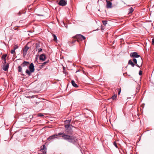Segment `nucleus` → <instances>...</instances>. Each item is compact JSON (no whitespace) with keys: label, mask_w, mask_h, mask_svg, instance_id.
Listing matches in <instances>:
<instances>
[{"label":"nucleus","mask_w":154,"mask_h":154,"mask_svg":"<svg viewBox=\"0 0 154 154\" xmlns=\"http://www.w3.org/2000/svg\"><path fill=\"white\" fill-rule=\"evenodd\" d=\"M48 61H46V62H44L42 64V66H43L45 65L46 63H48Z\"/></svg>","instance_id":"nucleus-28"},{"label":"nucleus","mask_w":154,"mask_h":154,"mask_svg":"<svg viewBox=\"0 0 154 154\" xmlns=\"http://www.w3.org/2000/svg\"><path fill=\"white\" fill-rule=\"evenodd\" d=\"M38 116H43V115L41 113H39L38 115Z\"/></svg>","instance_id":"nucleus-32"},{"label":"nucleus","mask_w":154,"mask_h":154,"mask_svg":"<svg viewBox=\"0 0 154 154\" xmlns=\"http://www.w3.org/2000/svg\"><path fill=\"white\" fill-rule=\"evenodd\" d=\"M36 103L37 104L38 106L40 107H43L44 105V103L42 102H39L38 103Z\"/></svg>","instance_id":"nucleus-13"},{"label":"nucleus","mask_w":154,"mask_h":154,"mask_svg":"<svg viewBox=\"0 0 154 154\" xmlns=\"http://www.w3.org/2000/svg\"><path fill=\"white\" fill-rule=\"evenodd\" d=\"M107 21H102V22L103 23V24L104 25H106V24L107 23Z\"/></svg>","instance_id":"nucleus-25"},{"label":"nucleus","mask_w":154,"mask_h":154,"mask_svg":"<svg viewBox=\"0 0 154 154\" xmlns=\"http://www.w3.org/2000/svg\"><path fill=\"white\" fill-rule=\"evenodd\" d=\"M29 47L27 46H25L23 50V56H25V55H26L27 51L29 49Z\"/></svg>","instance_id":"nucleus-8"},{"label":"nucleus","mask_w":154,"mask_h":154,"mask_svg":"<svg viewBox=\"0 0 154 154\" xmlns=\"http://www.w3.org/2000/svg\"><path fill=\"white\" fill-rule=\"evenodd\" d=\"M134 11V9L132 7L130 8V9L129 10V13H131Z\"/></svg>","instance_id":"nucleus-20"},{"label":"nucleus","mask_w":154,"mask_h":154,"mask_svg":"<svg viewBox=\"0 0 154 154\" xmlns=\"http://www.w3.org/2000/svg\"><path fill=\"white\" fill-rule=\"evenodd\" d=\"M21 66H19L18 67V71L19 72H22V68Z\"/></svg>","instance_id":"nucleus-23"},{"label":"nucleus","mask_w":154,"mask_h":154,"mask_svg":"<svg viewBox=\"0 0 154 154\" xmlns=\"http://www.w3.org/2000/svg\"><path fill=\"white\" fill-rule=\"evenodd\" d=\"M106 2H107L106 5V8H111L112 7V3L111 2H110L109 1L106 0Z\"/></svg>","instance_id":"nucleus-10"},{"label":"nucleus","mask_w":154,"mask_h":154,"mask_svg":"<svg viewBox=\"0 0 154 154\" xmlns=\"http://www.w3.org/2000/svg\"><path fill=\"white\" fill-rule=\"evenodd\" d=\"M128 64L131 65L132 67H134L135 66L133 62L131 60H130L128 61Z\"/></svg>","instance_id":"nucleus-15"},{"label":"nucleus","mask_w":154,"mask_h":154,"mask_svg":"<svg viewBox=\"0 0 154 154\" xmlns=\"http://www.w3.org/2000/svg\"><path fill=\"white\" fill-rule=\"evenodd\" d=\"M123 75H124V76H125L126 75H128V76H131V75H128L127 74V72H125V73H124L123 74Z\"/></svg>","instance_id":"nucleus-31"},{"label":"nucleus","mask_w":154,"mask_h":154,"mask_svg":"<svg viewBox=\"0 0 154 154\" xmlns=\"http://www.w3.org/2000/svg\"><path fill=\"white\" fill-rule=\"evenodd\" d=\"M66 4V1L65 0H60L58 3V4L60 5L61 6H65Z\"/></svg>","instance_id":"nucleus-6"},{"label":"nucleus","mask_w":154,"mask_h":154,"mask_svg":"<svg viewBox=\"0 0 154 154\" xmlns=\"http://www.w3.org/2000/svg\"><path fill=\"white\" fill-rule=\"evenodd\" d=\"M39 47V45L38 44H36V49L38 48Z\"/></svg>","instance_id":"nucleus-29"},{"label":"nucleus","mask_w":154,"mask_h":154,"mask_svg":"<svg viewBox=\"0 0 154 154\" xmlns=\"http://www.w3.org/2000/svg\"><path fill=\"white\" fill-rule=\"evenodd\" d=\"M59 137H60L59 136L58 133V134H55L54 135H51L48 137L47 139V140L48 141H51Z\"/></svg>","instance_id":"nucleus-4"},{"label":"nucleus","mask_w":154,"mask_h":154,"mask_svg":"<svg viewBox=\"0 0 154 154\" xmlns=\"http://www.w3.org/2000/svg\"><path fill=\"white\" fill-rule=\"evenodd\" d=\"M8 67H9L8 65V64L4 66V67L3 70L5 71H7L8 70Z\"/></svg>","instance_id":"nucleus-18"},{"label":"nucleus","mask_w":154,"mask_h":154,"mask_svg":"<svg viewBox=\"0 0 154 154\" xmlns=\"http://www.w3.org/2000/svg\"><path fill=\"white\" fill-rule=\"evenodd\" d=\"M45 56L44 54H41L39 57L40 60L43 61L45 60Z\"/></svg>","instance_id":"nucleus-12"},{"label":"nucleus","mask_w":154,"mask_h":154,"mask_svg":"<svg viewBox=\"0 0 154 154\" xmlns=\"http://www.w3.org/2000/svg\"><path fill=\"white\" fill-rule=\"evenodd\" d=\"M140 63L141 64L142 63V58L141 57L140 58Z\"/></svg>","instance_id":"nucleus-36"},{"label":"nucleus","mask_w":154,"mask_h":154,"mask_svg":"<svg viewBox=\"0 0 154 154\" xmlns=\"http://www.w3.org/2000/svg\"><path fill=\"white\" fill-rule=\"evenodd\" d=\"M29 64V62L24 61L21 65L22 67H25L26 66H28Z\"/></svg>","instance_id":"nucleus-11"},{"label":"nucleus","mask_w":154,"mask_h":154,"mask_svg":"<svg viewBox=\"0 0 154 154\" xmlns=\"http://www.w3.org/2000/svg\"><path fill=\"white\" fill-rule=\"evenodd\" d=\"M118 89V94L119 95L120 94L121 91V88H119Z\"/></svg>","instance_id":"nucleus-26"},{"label":"nucleus","mask_w":154,"mask_h":154,"mask_svg":"<svg viewBox=\"0 0 154 154\" xmlns=\"http://www.w3.org/2000/svg\"><path fill=\"white\" fill-rule=\"evenodd\" d=\"M65 130L67 134H72L73 131L71 127H74L71 125H65Z\"/></svg>","instance_id":"nucleus-2"},{"label":"nucleus","mask_w":154,"mask_h":154,"mask_svg":"<svg viewBox=\"0 0 154 154\" xmlns=\"http://www.w3.org/2000/svg\"><path fill=\"white\" fill-rule=\"evenodd\" d=\"M18 46L17 45H14V46L13 49L15 50L16 49L18 48Z\"/></svg>","instance_id":"nucleus-27"},{"label":"nucleus","mask_w":154,"mask_h":154,"mask_svg":"<svg viewBox=\"0 0 154 154\" xmlns=\"http://www.w3.org/2000/svg\"><path fill=\"white\" fill-rule=\"evenodd\" d=\"M26 73L29 76H30L31 75V72L30 71H29L28 69H27L26 71Z\"/></svg>","instance_id":"nucleus-19"},{"label":"nucleus","mask_w":154,"mask_h":154,"mask_svg":"<svg viewBox=\"0 0 154 154\" xmlns=\"http://www.w3.org/2000/svg\"><path fill=\"white\" fill-rule=\"evenodd\" d=\"M76 41V40H75L74 41H72V42H70V43H74V42H75Z\"/></svg>","instance_id":"nucleus-37"},{"label":"nucleus","mask_w":154,"mask_h":154,"mask_svg":"<svg viewBox=\"0 0 154 154\" xmlns=\"http://www.w3.org/2000/svg\"><path fill=\"white\" fill-rule=\"evenodd\" d=\"M47 148L45 146V145H42L41 146L40 151L43 152V154H46V153Z\"/></svg>","instance_id":"nucleus-5"},{"label":"nucleus","mask_w":154,"mask_h":154,"mask_svg":"<svg viewBox=\"0 0 154 154\" xmlns=\"http://www.w3.org/2000/svg\"><path fill=\"white\" fill-rule=\"evenodd\" d=\"M139 75H141L142 74V72L141 70H140L139 72Z\"/></svg>","instance_id":"nucleus-34"},{"label":"nucleus","mask_w":154,"mask_h":154,"mask_svg":"<svg viewBox=\"0 0 154 154\" xmlns=\"http://www.w3.org/2000/svg\"><path fill=\"white\" fill-rule=\"evenodd\" d=\"M117 97V95H114L112 97V99L113 100H115L116 99Z\"/></svg>","instance_id":"nucleus-22"},{"label":"nucleus","mask_w":154,"mask_h":154,"mask_svg":"<svg viewBox=\"0 0 154 154\" xmlns=\"http://www.w3.org/2000/svg\"><path fill=\"white\" fill-rule=\"evenodd\" d=\"M53 37H54V40L56 41L57 40V38L56 35L54 34L53 35Z\"/></svg>","instance_id":"nucleus-24"},{"label":"nucleus","mask_w":154,"mask_h":154,"mask_svg":"<svg viewBox=\"0 0 154 154\" xmlns=\"http://www.w3.org/2000/svg\"><path fill=\"white\" fill-rule=\"evenodd\" d=\"M71 120H66L65 121V125H70V123L71 122Z\"/></svg>","instance_id":"nucleus-17"},{"label":"nucleus","mask_w":154,"mask_h":154,"mask_svg":"<svg viewBox=\"0 0 154 154\" xmlns=\"http://www.w3.org/2000/svg\"><path fill=\"white\" fill-rule=\"evenodd\" d=\"M42 48H39L38 49V52H39L42 51Z\"/></svg>","instance_id":"nucleus-33"},{"label":"nucleus","mask_w":154,"mask_h":154,"mask_svg":"<svg viewBox=\"0 0 154 154\" xmlns=\"http://www.w3.org/2000/svg\"><path fill=\"white\" fill-rule=\"evenodd\" d=\"M133 61L134 63L136 64V65L137 66H138V65L137 64V60L136 59H135V58L133 59Z\"/></svg>","instance_id":"nucleus-21"},{"label":"nucleus","mask_w":154,"mask_h":154,"mask_svg":"<svg viewBox=\"0 0 154 154\" xmlns=\"http://www.w3.org/2000/svg\"><path fill=\"white\" fill-rule=\"evenodd\" d=\"M15 50H14L13 49L11 51V54H14V53H15Z\"/></svg>","instance_id":"nucleus-30"},{"label":"nucleus","mask_w":154,"mask_h":154,"mask_svg":"<svg viewBox=\"0 0 154 154\" xmlns=\"http://www.w3.org/2000/svg\"><path fill=\"white\" fill-rule=\"evenodd\" d=\"M29 70L31 72H34L35 69H34V66L33 65V64L32 63H31L29 66Z\"/></svg>","instance_id":"nucleus-9"},{"label":"nucleus","mask_w":154,"mask_h":154,"mask_svg":"<svg viewBox=\"0 0 154 154\" xmlns=\"http://www.w3.org/2000/svg\"><path fill=\"white\" fill-rule=\"evenodd\" d=\"M76 41V40H75L74 41H72V42H70V43H74V42H75Z\"/></svg>","instance_id":"nucleus-38"},{"label":"nucleus","mask_w":154,"mask_h":154,"mask_svg":"<svg viewBox=\"0 0 154 154\" xmlns=\"http://www.w3.org/2000/svg\"><path fill=\"white\" fill-rule=\"evenodd\" d=\"M58 134L60 137H62L63 139L69 142H75V140H76L75 137L66 134L65 133H58Z\"/></svg>","instance_id":"nucleus-1"},{"label":"nucleus","mask_w":154,"mask_h":154,"mask_svg":"<svg viewBox=\"0 0 154 154\" xmlns=\"http://www.w3.org/2000/svg\"><path fill=\"white\" fill-rule=\"evenodd\" d=\"M113 144H116V142L115 141L114 142Z\"/></svg>","instance_id":"nucleus-40"},{"label":"nucleus","mask_w":154,"mask_h":154,"mask_svg":"<svg viewBox=\"0 0 154 154\" xmlns=\"http://www.w3.org/2000/svg\"><path fill=\"white\" fill-rule=\"evenodd\" d=\"M77 39V41L78 42H79L80 41H82L85 39V37L81 34H78L76 35L75 37Z\"/></svg>","instance_id":"nucleus-3"},{"label":"nucleus","mask_w":154,"mask_h":154,"mask_svg":"<svg viewBox=\"0 0 154 154\" xmlns=\"http://www.w3.org/2000/svg\"><path fill=\"white\" fill-rule=\"evenodd\" d=\"M130 56L131 57L137 58L140 57L139 55H138L136 52L132 53L130 54Z\"/></svg>","instance_id":"nucleus-7"},{"label":"nucleus","mask_w":154,"mask_h":154,"mask_svg":"<svg viewBox=\"0 0 154 154\" xmlns=\"http://www.w3.org/2000/svg\"><path fill=\"white\" fill-rule=\"evenodd\" d=\"M72 85L75 88H77L78 87L77 85L75 83V82L73 80H72L71 82Z\"/></svg>","instance_id":"nucleus-14"},{"label":"nucleus","mask_w":154,"mask_h":154,"mask_svg":"<svg viewBox=\"0 0 154 154\" xmlns=\"http://www.w3.org/2000/svg\"><path fill=\"white\" fill-rule=\"evenodd\" d=\"M7 56V55L6 54H4L2 55V60H4V61L5 62V63H6V57Z\"/></svg>","instance_id":"nucleus-16"},{"label":"nucleus","mask_w":154,"mask_h":154,"mask_svg":"<svg viewBox=\"0 0 154 154\" xmlns=\"http://www.w3.org/2000/svg\"><path fill=\"white\" fill-rule=\"evenodd\" d=\"M114 146L116 148H118V145H114Z\"/></svg>","instance_id":"nucleus-39"},{"label":"nucleus","mask_w":154,"mask_h":154,"mask_svg":"<svg viewBox=\"0 0 154 154\" xmlns=\"http://www.w3.org/2000/svg\"><path fill=\"white\" fill-rule=\"evenodd\" d=\"M152 44L153 45H154V38L152 39Z\"/></svg>","instance_id":"nucleus-35"}]
</instances>
